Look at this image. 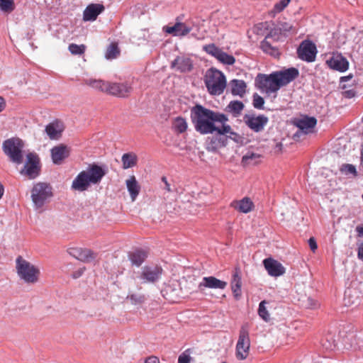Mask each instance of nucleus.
Returning a JSON list of instances; mask_svg holds the SVG:
<instances>
[{"instance_id":"obj_23","label":"nucleus","mask_w":363,"mask_h":363,"mask_svg":"<svg viewBox=\"0 0 363 363\" xmlns=\"http://www.w3.org/2000/svg\"><path fill=\"white\" fill-rule=\"evenodd\" d=\"M104 11V6L100 4H89L84 11L83 19L86 21L96 20L97 16Z\"/></svg>"},{"instance_id":"obj_63","label":"nucleus","mask_w":363,"mask_h":363,"mask_svg":"<svg viewBox=\"0 0 363 363\" xmlns=\"http://www.w3.org/2000/svg\"><path fill=\"white\" fill-rule=\"evenodd\" d=\"M245 122L246 125H247V126L250 127V116L249 115H245Z\"/></svg>"},{"instance_id":"obj_36","label":"nucleus","mask_w":363,"mask_h":363,"mask_svg":"<svg viewBox=\"0 0 363 363\" xmlns=\"http://www.w3.org/2000/svg\"><path fill=\"white\" fill-rule=\"evenodd\" d=\"M138 157L133 152L125 153L121 157L123 168L128 169L134 167L137 164Z\"/></svg>"},{"instance_id":"obj_34","label":"nucleus","mask_w":363,"mask_h":363,"mask_svg":"<svg viewBox=\"0 0 363 363\" xmlns=\"http://www.w3.org/2000/svg\"><path fill=\"white\" fill-rule=\"evenodd\" d=\"M360 302L359 296L356 290L348 289L345 292L344 303L347 306L358 305Z\"/></svg>"},{"instance_id":"obj_4","label":"nucleus","mask_w":363,"mask_h":363,"mask_svg":"<svg viewBox=\"0 0 363 363\" xmlns=\"http://www.w3.org/2000/svg\"><path fill=\"white\" fill-rule=\"evenodd\" d=\"M204 83L209 94L216 96L222 94L227 86L224 74L213 67L206 72Z\"/></svg>"},{"instance_id":"obj_35","label":"nucleus","mask_w":363,"mask_h":363,"mask_svg":"<svg viewBox=\"0 0 363 363\" xmlns=\"http://www.w3.org/2000/svg\"><path fill=\"white\" fill-rule=\"evenodd\" d=\"M243 108L244 104L242 102L239 101H232L226 106L225 111L232 113L233 116L237 117L240 115Z\"/></svg>"},{"instance_id":"obj_11","label":"nucleus","mask_w":363,"mask_h":363,"mask_svg":"<svg viewBox=\"0 0 363 363\" xmlns=\"http://www.w3.org/2000/svg\"><path fill=\"white\" fill-rule=\"evenodd\" d=\"M203 50L224 65H231L235 62V59L233 55L223 52L213 43L204 45Z\"/></svg>"},{"instance_id":"obj_37","label":"nucleus","mask_w":363,"mask_h":363,"mask_svg":"<svg viewBox=\"0 0 363 363\" xmlns=\"http://www.w3.org/2000/svg\"><path fill=\"white\" fill-rule=\"evenodd\" d=\"M120 51L117 44L111 43L106 50L105 57L108 60L116 58L119 55Z\"/></svg>"},{"instance_id":"obj_49","label":"nucleus","mask_w":363,"mask_h":363,"mask_svg":"<svg viewBox=\"0 0 363 363\" xmlns=\"http://www.w3.org/2000/svg\"><path fill=\"white\" fill-rule=\"evenodd\" d=\"M191 357L186 352H183L179 355L178 363H190Z\"/></svg>"},{"instance_id":"obj_48","label":"nucleus","mask_w":363,"mask_h":363,"mask_svg":"<svg viewBox=\"0 0 363 363\" xmlns=\"http://www.w3.org/2000/svg\"><path fill=\"white\" fill-rule=\"evenodd\" d=\"M341 172H345V174H352L354 175L357 174L356 168L354 165L346 164H343L340 168Z\"/></svg>"},{"instance_id":"obj_20","label":"nucleus","mask_w":363,"mask_h":363,"mask_svg":"<svg viewBox=\"0 0 363 363\" xmlns=\"http://www.w3.org/2000/svg\"><path fill=\"white\" fill-rule=\"evenodd\" d=\"M227 282L220 280L215 277H205L202 281L199 284L198 288L199 291H203L204 289H224L227 286Z\"/></svg>"},{"instance_id":"obj_29","label":"nucleus","mask_w":363,"mask_h":363,"mask_svg":"<svg viewBox=\"0 0 363 363\" xmlns=\"http://www.w3.org/2000/svg\"><path fill=\"white\" fill-rule=\"evenodd\" d=\"M147 257V253L145 250L138 249L133 252H129L128 257L132 264L139 267L145 260Z\"/></svg>"},{"instance_id":"obj_50","label":"nucleus","mask_w":363,"mask_h":363,"mask_svg":"<svg viewBox=\"0 0 363 363\" xmlns=\"http://www.w3.org/2000/svg\"><path fill=\"white\" fill-rule=\"evenodd\" d=\"M307 306L310 308H316L319 306V303L317 301H315L313 298H308Z\"/></svg>"},{"instance_id":"obj_1","label":"nucleus","mask_w":363,"mask_h":363,"mask_svg":"<svg viewBox=\"0 0 363 363\" xmlns=\"http://www.w3.org/2000/svg\"><path fill=\"white\" fill-rule=\"evenodd\" d=\"M299 75L298 69L290 67L275 71L269 74H258L255 79L257 89L267 95L276 94L281 87L286 86Z\"/></svg>"},{"instance_id":"obj_10","label":"nucleus","mask_w":363,"mask_h":363,"mask_svg":"<svg viewBox=\"0 0 363 363\" xmlns=\"http://www.w3.org/2000/svg\"><path fill=\"white\" fill-rule=\"evenodd\" d=\"M317 52L315 44L310 40L302 41L297 49L298 57L308 62H312L315 60Z\"/></svg>"},{"instance_id":"obj_8","label":"nucleus","mask_w":363,"mask_h":363,"mask_svg":"<svg viewBox=\"0 0 363 363\" xmlns=\"http://www.w3.org/2000/svg\"><path fill=\"white\" fill-rule=\"evenodd\" d=\"M250 336L249 327L245 325L242 327L239 339L236 345V357L239 359H245L249 354Z\"/></svg>"},{"instance_id":"obj_61","label":"nucleus","mask_w":363,"mask_h":363,"mask_svg":"<svg viewBox=\"0 0 363 363\" xmlns=\"http://www.w3.org/2000/svg\"><path fill=\"white\" fill-rule=\"evenodd\" d=\"M360 155H361L360 164H361L362 167L363 168V145H362Z\"/></svg>"},{"instance_id":"obj_27","label":"nucleus","mask_w":363,"mask_h":363,"mask_svg":"<svg viewBox=\"0 0 363 363\" xmlns=\"http://www.w3.org/2000/svg\"><path fill=\"white\" fill-rule=\"evenodd\" d=\"M268 121V118L264 115L251 116V130L260 132L264 130Z\"/></svg>"},{"instance_id":"obj_38","label":"nucleus","mask_w":363,"mask_h":363,"mask_svg":"<svg viewBox=\"0 0 363 363\" xmlns=\"http://www.w3.org/2000/svg\"><path fill=\"white\" fill-rule=\"evenodd\" d=\"M269 28V24L268 22H262L255 25L253 32L258 35H264L267 33Z\"/></svg>"},{"instance_id":"obj_64","label":"nucleus","mask_w":363,"mask_h":363,"mask_svg":"<svg viewBox=\"0 0 363 363\" xmlns=\"http://www.w3.org/2000/svg\"><path fill=\"white\" fill-rule=\"evenodd\" d=\"M4 192V189L3 185L0 184V199L3 196Z\"/></svg>"},{"instance_id":"obj_43","label":"nucleus","mask_w":363,"mask_h":363,"mask_svg":"<svg viewBox=\"0 0 363 363\" xmlns=\"http://www.w3.org/2000/svg\"><path fill=\"white\" fill-rule=\"evenodd\" d=\"M267 302L265 301H262L259 306L258 313L259 315L265 321H269L270 315L268 311L266 309L265 304Z\"/></svg>"},{"instance_id":"obj_31","label":"nucleus","mask_w":363,"mask_h":363,"mask_svg":"<svg viewBox=\"0 0 363 363\" xmlns=\"http://www.w3.org/2000/svg\"><path fill=\"white\" fill-rule=\"evenodd\" d=\"M218 134L223 135L227 138V140L231 139L236 143H240L241 140V137L236 133L232 131L231 127L225 124V123H222Z\"/></svg>"},{"instance_id":"obj_52","label":"nucleus","mask_w":363,"mask_h":363,"mask_svg":"<svg viewBox=\"0 0 363 363\" xmlns=\"http://www.w3.org/2000/svg\"><path fill=\"white\" fill-rule=\"evenodd\" d=\"M84 269H85L84 268H81V269L74 272L72 275V277L74 279H77V278L80 277L82 275V274L84 273Z\"/></svg>"},{"instance_id":"obj_46","label":"nucleus","mask_w":363,"mask_h":363,"mask_svg":"<svg viewBox=\"0 0 363 363\" xmlns=\"http://www.w3.org/2000/svg\"><path fill=\"white\" fill-rule=\"evenodd\" d=\"M190 25L194 27L193 31H191L190 33L191 35L197 40L203 39L204 38V34L200 32L199 26L193 23Z\"/></svg>"},{"instance_id":"obj_62","label":"nucleus","mask_w":363,"mask_h":363,"mask_svg":"<svg viewBox=\"0 0 363 363\" xmlns=\"http://www.w3.org/2000/svg\"><path fill=\"white\" fill-rule=\"evenodd\" d=\"M260 157V155H255L254 153H251V156H250V158H251V162L257 159V158H259Z\"/></svg>"},{"instance_id":"obj_45","label":"nucleus","mask_w":363,"mask_h":363,"mask_svg":"<svg viewBox=\"0 0 363 363\" xmlns=\"http://www.w3.org/2000/svg\"><path fill=\"white\" fill-rule=\"evenodd\" d=\"M253 106L257 109H263L264 100L263 97L257 94H253Z\"/></svg>"},{"instance_id":"obj_60","label":"nucleus","mask_w":363,"mask_h":363,"mask_svg":"<svg viewBox=\"0 0 363 363\" xmlns=\"http://www.w3.org/2000/svg\"><path fill=\"white\" fill-rule=\"evenodd\" d=\"M164 189L168 191V192H172V189H171L170 187V184H169V182H166L165 184H164Z\"/></svg>"},{"instance_id":"obj_19","label":"nucleus","mask_w":363,"mask_h":363,"mask_svg":"<svg viewBox=\"0 0 363 363\" xmlns=\"http://www.w3.org/2000/svg\"><path fill=\"white\" fill-rule=\"evenodd\" d=\"M326 64L330 68L340 72H345L349 67L347 60L340 54H333L332 57L326 61Z\"/></svg>"},{"instance_id":"obj_30","label":"nucleus","mask_w":363,"mask_h":363,"mask_svg":"<svg viewBox=\"0 0 363 363\" xmlns=\"http://www.w3.org/2000/svg\"><path fill=\"white\" fill-rule=\"evenodd\" d=\"M241 272L238 269H235L233 274L231 281V289L234 294L235 297L238 299L240 296L241 288Z\"/></svg>"},{"instance_id":"obj_56","label":"nucleus","mask_w":363,"mask_h":363,"mask_svg":"<svg viewBox=\"0 0 363 363\" xmlns=\"http://www.w3.org/2000/svg\"><path fill=\"white\" fill-rule=\"evenodd\" d=\"M282 149V144L281 143H277L275 146V152H281Z\"/></svg>"},{"instance_id":"obj_40","label":"nucleus","mask_w":363,"mask_h":363,"mask_svg":"<svg viewBox=\"0 0 363 363\" xmlns=\"http://www.w3.org/2000/svg\"><path fill=\"white\" fill-rule=\"evenodd\" d=\"M15 9L13 0H0V9L5 13H11Z\"/></svg>"},{"instance_id":"obj_3","label":"nucleus","mask_w":363,"mask_h":363,"mask_svg":"<svg viewBox=\"0 0 363 363\" xmlns=\"http://www.w3.org/2000/svg\"><path fill=\"white\" fill-rule=\"evenodd\" d=\"M106 171L96 164L89 165L86 170L82 171L73 180L72 189L78 191H84L90 184H97L106 175Z\"/></svg>"},{"instance_id":"obj_51","label":"nucleus","mask_w":363,"mask_h":363,"mask_svg":"<svg viewBox=\"0 0 363 363\" xmlns=\"http://www.w3.org/2000/svg\"><path fill=\"white\" fill-rule=\"evenodd\" d=\"M308 245H309L311 250L313 252H315L318 248L317 243H316V241L314 238H311L308 240Z\"/></svg>"},{"instance_id":"obj_2","label":"nucleus","mask_w":363,"mask_h":363,"mask_svg":"<svg viewBox=\"0 0 363 363\" xmlns=\"http://www.w3.org/2000/svg\"><path fill=\"white\" fill-rule=\"evenodd\" d=\"M191 118L196 131L201 134H208L217 132L220 127L216 125L215 123H224L228 117L219 112L208 109L201 105L197 104L191 110Z\"/></svg>"},{"instance_id":"obj_5","label":"nucleus","mask_w":363,"mask_h":363,"mask_svg":"<svg viewBox=\"0 0 363 363\" xmlns=\"http://www.w3.org/2000/svg\"><path fill=\"white\" fill-rule=\"evenodd\" d=\"M31 199L35 210L43 211L45 206L53 196L52 188L50 184L38 182L31 189Z\"/></svg>"},{"instance_id":"obj_24","label":"nucleus","mask_w":363,"mask_h":363,"mask_svg":"<svg viewBox=\"0 0 363 363\" xmlns=\"http://www.w3.org/2000/svg\"><path fill=\"white\" fill-rule=\"evenodd\" d=\"M63 125L60 122L56 121L49 123L45 127V132L51 140H57L61 137Z\"/></svg>"},{"instance_id":"obj_54","label":"nucleus","mask_w":363,"mask_h":363,"mask_svg":"<svg viewBox=\"0 0 363 363\" xmlns=\"http://www.w3.org/2000/svg\"><path fill=\"white\" fill-rule=\"evenodd\" d=\"M343 95L347 98H352L354 96L355 92L353 90H347L343 92Z\"/></svg>"},{"instance_id":"obj_53","label":"nucleus","mask_w":363,"mask_h":363,"mask_svg":"<svg viewBox=\"0 0 363 363\" xmlns=\"http://www.w3.org/2000/svg\"><path fill=\"white\" fill-rule=\"evenodd\" d=\"M145 363H160V360L157 357L151 356L146 359Z\"/></svg>"},{"instance_id":"obj_22","label":"nucleus","mask_w":363,"mask_h":363,"mask_svg":"<svg viewBox=\"0 0 363 363\" xmlns=\"http://www.w3.org/2000/svg\"><path fill=\"white\" fill-rule=\"evenodd\" d=\"M171 67L175 68L180 72H188L192 69L193 63L190 58L179 56L172 62Z\"/></svg>"},{"instance_id":"obj_9","label":"nucleus","mask_w":363,"mask_h":363,"mask_svg":"<svg viewBox=\"0 0 363 363\" xmlns=\"http://www.w3.org/2000/svg\"><path fill=\"white\" fill-rule=\"evenodd\" d=\"M40 171V166L38 156L34 152L28 153L24 167L21 171V174L27 176L29 179H35L39 175Z\"/></svg>"},{"instance_id":"obj_16","label":"nucleus","mask_w":363,"mask_h":363,"mask_svg":"<svg viewBox=\"0 0 363 363\" xmlns=\"http://www.w3.org/2000/svg\"><path fill=\"white\" fill-rule=\"evenodd\" d=\"M294 123L302 133L308 134L313 133L317 124V120L315 117L304 116L295 119Z\"/></svg>"},{"instance_id":"obj_39","label":"nucleus","mask_w":363,"mask_h":363,"mask_svg":"<svg viewBox=\"0 0 363 363\" xmlns=\"http://www.w3.org/2000/svg\"><path fill=\"white\" fill-rule=\"evenodd\" d=\"M127 299L130 300L132 304H141L146 300V297L142 294H129L127 296Z\"/></svg>"},{"instance_id":"obj_13","label":"nucleus","mask_w":363,"mask_h":363,"mask_svg":"<svg viewBox=\"0 0 363 363\" xmlns=\"http://www.w3.org/2000/svg\"><path fill=\"white\" fill-rule=\"evenodd\" d=\"M132 91L133 88L128 82L121 83L108 82L106 94L118 97H127Z\"/></svg>"},{"instance_id":"obj_33","label":"nucleus","mask_w":363,"mask_h":363,"mask_svg":"<svg viewBox=\"0 0 363 363\" xmlns=\"http://www.w3.org/2000/svg\"><path fill=\"white\" fill-rule=\"evenodd\" d=\"M84 84L102 92L107 93L108 82L101 79H86L84 81Z\"/></svg>"},{"instance_id":"obj_41","label":"nucleus","mask_w":363,"mask_h":363,"mask_svg":"<svg viewBox=\"0 0 363 363\" xmlns=\"http://www.w3.org/2000/svg\"><path fill=\"white\" fill-rule=\"evenodd\" d=\"M174 128L177 132L182 133L186 131L187 128V123L183 118L177 117L174 120Z\"/></svg>"},{"instance_id":"obj_14","label":"nucleus","mask_w":363,"mask_h":363,"mask_svg":"<svg viewBox=\"0 0 363 363\" xmlns=\"http://www.w3.org/2000/svg\"><path fill=\"white\" fill-rule=\"evenodd\" d=\"M68 253L73 257L83 262H91L94 261L97 254L86 248L72 247L67 250Z\"/></svg>"},{"instance_id":"obj_26","label":"nucleus","mask_w":363,"mask_h":363,"mask_svg":"<svg viewBox=\"0 0 363 363\" xmlns=\"http://www.w3.org/2000/svg\"><path fill=\"white\" fill-rule=\"evenodd\" d=\"M227 145V138L223 135H220L213 137L207 144L206 149L210 152H216L220 147H225Z\"/></svg>"},{"instance_id":"obj_17","label":"nucleus","mask_w":363,"mask_h":363,"mask_svg":"<svg viewBox=\"0 0 363 363\" xmlns=\"http://www.w3.org/2000/svg\"><path fill=\"white\" fill-rule=\"evenodd\" d=\"M272 38V32L267 33L265 38L260 43V48L265 54L274 58H279L281 51L278 46L273 45Z\"/></svg>"},{"instance_id":"obj_47","label":"nucleus","mask_w":363,"mask_h":363,"mask_svg":"<svg viewBox=\"0 0 363 363\" xmlns=\"http://www.w3.org/2000/svg\"><path fill=\"white\" fill-rule=\"evenodd\" d=\"M291 0H281L277 4H275L274 6V9L276 12L279 13L282 11L289 4Z\"/></svg>"},{"instance_id":"obj_15","label":"nucleus","mask_w":363,"mask_h":363,"mask_svg":"<svg viewBox=\"0 0 363 363\" xmlns=\"http://www.w3.org/2000/svg\"><path fill=\"white\" fill-rule=\"evenodd\" d=\"M193 30L194 27L191 26L190 23H182L179 21L176 22L172 26L164 27V30L166 33L172 34L174 36L179 37L186 36L190 33L191 31H193Z\"/></svg>"},{"instance_id":"obj_55","label":"nucleus","mask_w":363,"mask_h":363,"mask_svg":"<svg viewBox=\"0 0 363 363\" xmlns=\"http://www.w3.org/2000/svg\"><path fill=\"white\" fill-rule=\"evenodd\" d=\"M358 257L363 260V243L358 249Z\"/></svg>"},{"instance_id":"obj_12","label":"nucleus","mask_w":363,"mask_h":363,"mask_svg":"<svg viewBox=\"0 0 363 363\" xmlns=\"http://www.w3.org/2000/svg\"><path fill=\"white\" fill-rule=\"evenodd\" d=\"M163 269L159 266L144 267L139 276L143 284L155 283L161 277Z\"/></svg>"},{"instance_id":"obj_28","label":"nucleus","mask_w":363,"mask_h":363,"mask_svg":"<svg viewBox=\"0 0 363 363\" xmlns=\"http://www.w3.org/2000/svg\"><path fill=\"white\" fill-rule=\"evenodd\" d=\"M128 191L130 195L132 201H134L138 196L140 186L138 184L135 176H130L129 179L125 181Z\"/></svg>"},{"instance_id":"obj_57","label":"nucleus","mask_w":363,"mask_h":363,"mask_svg":"<svg viewBox=\"0 0 363 363\" xmlns=\"http://www.w3.org/2000/svg\"><path fill=\"white\" fill-rule=\"evenodd\" d=\"M5 108V102L2 97L0 96V112L2 111Z\"/></svg>"},{"instance_id":"obj_25","label":"nucleus","mask_w":363,"mask_h":363,"mask_svg":"<svg viewBox=\"0 0 363 363\" xmlns=\"http://www.w3.org/2000/svg\"><path fill=\"white\" fill-rule=\"evenodd\" d=\"M227 87L233 95L242 96L245 92L246 84L242 80L233 79Z\"/></svg>"},{"instance_id":"obj_6","label":"nucleus","mask_w":363,"mask_h":363,"mask_svg":"<svg viewBox=\"0 0 363 363\" xmlns=\"http://www.w3.org/2000/svg\"><path fill=\"white\" fill-rule=\"evenodd\" d=\"M24 143L22 140L18 138H11L3 143L2 148L6 155L10 160L16 164H20L23 161V149Z\"/></svg>"},{"instance_id":"obj_21","label":"nucleus","mask_w":363,"mask_h":363,"mask_svg":"<svg viewBox=\"0 0 363 363\" xmlns=\"http://www.w3.org/2000/svg\"><path fill=\"white\" fill-rule=\"evenodd\" d=\"M263 263L268 274L272 277H279L285 273L284 266L272 258L265 259Z\"/></svg>"},{"instance_id":"obj_7","label":"nucleus","mask_w":363,"mask_h":363,"mask_svg":"<svg viewBox=\"0 0 363 363\" xmlns=\"http://www.w3.org/2000/svg\"><path fill=\"white\" fill-rule=\"evenodd\" d=\"M16 268L18 276L25 282L29 284L37 282L40 274L38 269L21 256L16 259Z\"/></svg>"},{"instance_id":"obj_18","label":"nucleus","mask_w":363,"mask_h":363,"mask_svg":"<svg viewBox=\"0 0 363 363\" xmlns=\"http://www.w3.org/2000/svg\"><path fill=\"white\" fill-rule=\"evenodd\" d=\"M50 152L53 163L55 164H61L64 160L69 156L70 148L65 145L60 144L53 147Z\"/></svg>"},{"instance_id":"obj_58","label":"nucleus","mask_w":363,"mask_h":363,"mask_svg":"<svg viewBox=\"0 0 363 363\" xmlns=\"http://www.w3.org/2000/svg\"><path fill=\"white\" fill-rule=\"evenodd\" d=\"M352 78V74H350L348 76L342 77L340 78V82H346V81L350 80Z\"/></svg>"},{"instance_id":"obj_42","label":"nucleus","mask_w":363,"mask_h":363,"mask_svg":"<svg viewBox=\"0 0 363 363\" xmlns=\"http://www.w3.org/2000/svg\"><path fill=\"white\" fill-rule=\"evenodd\" d=\"M68 49L72 55H82L85 52L86 46L84 45L71 43Z\"/></svg>"},{"instance_id":"obj_59","label":"nucleus","mask_w":363,"mask_h":363,"mask_svg":"<svg viewBox=\"0 0 363 363\" xmlns=\"http://www.w3.org/2000/svg\"><path fill=\"white\" fill-rule=\"evenodd\" d=\"M356 230L358 233L359 236H363V227L357 226Z\"/></svg>"},{"instance_id":"obj_32","label":"nucleus","mask_w":363,"mask_h":363,"mask_svg":"<svg viewBox=\"0 0 363 363\" xmlns=\"http://www.w3.org/2000/svg\"><path fill=\"white\" fill-rule=\"evenodd\" d=\"M230 206L240 213H247L250 212V198L245 196L241 200H235L231 202Z\"/></svg>"},{"instance_id":"obj_44","label":"nucleus","mask_w":363,"mask_h":363,"mask_svg":"<svg viewBox=\"0 0 363 363\" xmlns=\"http://www.w3.org/2000/svg\"><path fill=\"white\" fill-rule=\"evenodd\" d=\"M279 31L281 33H284V35L287 33H296V28L289 23L283 22L279 24Z\"/></svg>"}]
</instances>
